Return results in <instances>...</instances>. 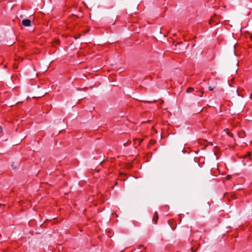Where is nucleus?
I'll return each instance as SVG.
<instances>
[{"label": "nucleus", "mask_w": 252, "mask_h": 252, "mask_svg": "<svg viewBox=\"0 0 252 252\" xmlns=\"http://www.w3.org/2000/svg\"><path fill=\"white\" fill-rule=\"evenodd\" d=\"M2 132V128L1 126H0V134Z\"/></svg>", "instance_id": "0eeeda50"}, {"label": "nucleus", "mask_w": 252, "mask_h": 252, "mask_svg": "<svg viewBox=\"0 0 252 252\" xmlns=\"http://www.w3.org/2000/svg\"><path fill=\"white\" fill-rule=\"evenodd\" d=\"M215 87H212L211 86L209 87L208 89L209 91H212L214 90Z\"/></svg>", "instance_id": "39448f33"}, {"label": "nucleus", "mask_w": 252, "mask_h": 252, "mask_svg": "<svg viewBox=\"0 0 252 252\" xmlns=\"http://www.w3.org/2000/svg\"><path fill=\"white\" fill-rule=\"evenodd\" d=\"M250 38H251V40H252V33L250 35Z\"/></svg>", "instance_id": "1a4fd4ad"}, {"label": "nucleus", "mask_w": 252, "mask_h": 252, "mask_svg": "<svg viewBox=\"0 0 252 252\" xmlns=\"http://www.w3.org/2000/svg\"><path fill=\"white\" fill-rule=\"evenodd\" d=\"M238 135L240 138H244L246 136L245 131L241 130L238 132Z\"/></svg>", "instance_id": "7ed1b4c3"}, {"label": "nucleus", "mask_w": 252, "mask_h": 252, "mask_svg": "<svg viewBox=\"0 0 252 252\" xmlns=\"http://www.w3.org/2000/svg\"><path fill=\"white\" fill-rule=\"evenodd\" d=\"M158 219V213L157 212H156L154 213V215L153 218V220L155 222V223L156 224L157 223Z\"/></svg>", "instance_id": "f03ea898"}, {"label": "nucleus", "mask_w": 252, "mask_h": 252, "mask_svg": "<svg viewBox=\"0 0 252 252\" xmlns=\"http://www.w3.org/2000/svg\"><path fill=\"white\" fill-rule=\"evenodd\" d=\"M227 134H228V135H229L230 136H231V137H232V135H233L232 134H231V133H229V132H228V133H227Z\"/></svg>", "instance_id": "6e6552de"}, {"label": "nucleus", "mask_w": 252, "mask_h": 252, "mask_svg": "<svg viewBox=\"0 0 252 252\" xmlns=\"http://www.w3.org/2000/svg\"><path fill=\"white\" fill-rule=\"evenodd\" d=\"M32 22V21L31 20L28 19H26L22 20V23L24 26L29 27L31 26Z\"/></svg>", "instance_id": "f257e3e1"}, {"label": "nucleus", "mask_w": 252, "mask_h": 252, "mask_svg": "<svg viewBox=\"0 0 252 252\" xmlns=\"http://www.w3.org/2000/svg\"><path fill=\"white\" fill-rule=\"evenodd\" d=\"M143 140L142 139H140L139 140V144H140L142 142Z\"/></svg>", "instance_id": "9d476101"}, {"label": "nucleus", "mask_w": 252, "mask_h": 252, "mask_svg": "<svg viewBox=\"0 0 252 252\" xmlns=\"http://www.w3.org/2000/svg\"><path fill=\"white\" fill-rule=\"evenodd\" d=\"M72 16H76V15H74V14H72Z\"/></svg>", "instance_id": "f8f14e48"}, {"label": "nucleus", "mask_w": 252, "mask_h": 252, "mask_svg": "<svg viewBox=\"0 0 252 252\" xmlns=\"http://www.w3.org/2000/svg\"><path fill=\"white\" fill-rule=\"evenodd\" d=\"M213 17H212V18L209 20V24H213Z\"/></svg>", "instance_id": "423d86ee"}, {"label": "nucleus", "mask_w": 252, "mask_h": 252, "mask_svg": "<svg viewBox=\"0 0 252 252\" xmlns=\"http://www.w3.org/2000/svg\"><path fill=\"white\" fill-rule=\"evenodd\" d=\"M57 43H59V40H57Z\"/></svg>", "instance_id": "9b49d317"}, {"label": "nucleus", "mask_w": 252, "mask_h": 252, "mask_svg": "<svg viewBox=\"0 0 252 252\" xmlns=\"http://www.w3.org/2000/svg\"><path fill=\"white\" fill-rule=\"evenodd\" d=\"M193 91V88L189 87L187 89L186 92L187 93H191Z\"/></svg>", "instance_id": "20e7f679"}]
</instances>
